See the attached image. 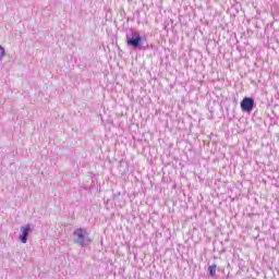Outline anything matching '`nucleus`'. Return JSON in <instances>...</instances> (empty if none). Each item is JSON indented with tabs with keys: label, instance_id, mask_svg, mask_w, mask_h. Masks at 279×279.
Masks as SVG:
<instances>
[{
	"label": "nucleus",
	"instance_id": "nucleus-6",
	"mask_svg": "<svg viewBox=\"0 0 279 279\" xmlns=\"http://www.w3.org/2000/svg\"><path fill=\"white\" fill-rule=\"evenodd\" d=\"M5 58V48L3 46H0V62Z\"/></svg>",
	"mask_w": 279,
	"mask_h": 279
},
{
	"label": "nucleus",
	"instance_id": "nucleus-1",
	"mask_svg": "<svg viewBox=\"0 0 279 279\" xmlns=\"http://www.w3.org/2000/svg\"><path fill=\"white\" fill-rule=\"evenodd\" d=\"M126 45L128 47H133V49H140V51L145 50V47L142 46L143 37L136 29H131V34L126 35Z\"/></svg>",
	"mask_w": 279,
	"mask_h": 279
},
{
	"label": "nucleus",
	"instance_id": "nucleus-4",
	"mask_svg": "<svg viewBox=\"0 0 279 279\" xmlns=\"http://www.w3.org/2000/svg\"><path fill=\"white\" fill-rule=\"evenodd\" d=\"M29 232H32V226L26 225L21 228L20 241L21 243H27V236H29Z\"/></svg>",
	"mask_w": 279,
	"mask_h": 279
},
{
	"label": "nucleus",
	"instance_id": "nucleus-3",
	"mask_svg": "<svg viewBox=\"0 0 279 279\" xmlns=\"http://www.w3.org/2000/svg\"><path fill=\"white\" fill-rule=\"evenodd\" d=\"M240 106L243 112H252L255 106L254 98H250V97L243 98Z\"/></svg>",
	"mask_w": 279,
	"mask_h": 279
},
{
	"label": "nucleus",
	"instance_id": "nucleus-5",
	"mask_svg": "<svg viewBox=\"0 0 279 279\" xmlns=\"http://www.w3.org/2000/svg\"><path fill=\"white\" fill-rule=\"evenodd\" d=\"M208 274L210 278H215V276L217 275V264H214L208 267Z\"/></svg>",
	"mask_w": 279,
	"mask_h": 279
},
{
	"label": "nucleus",
	"instance_id": "nucleus-2",
	"mask_svg": "<svg viewBox=\"0 0 279 279\" xmlns=\"http://www.w3.org/2000/svg\"><path fill=\"white\" fill-rule=\"evenodd\" d=\"M74 243L80 245V247H88L90 245V238H88V233L86 229L78 228L74 230Z\"/></svg>",
	"mask_w": 279,
	"mask_h": 279
}]
</instances>
